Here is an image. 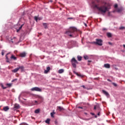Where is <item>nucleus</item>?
Segmentation results:
<instances>
[{
  "instance_id": "e2e57ef3",
  "label": "nucleus",
  "mask_w": 125,
  "mask_h": 125,
  "mask_svg": "<svg viewBox=\"0 0 125 125\" xmlns=\"http://www.w3.org/2000/svg\"><path fill=\"white\" fill-rule=\"evenodd\" d=\"M24 99V100H26V99Z\"/></svg>"
},
{
  "instance_id": "72a5a7b5",
  "label": "nucleus",
  "mask_w": 125,
  "mask_h": 125,
  "mask_svg": "<svg viewBox=\"0 0 125 125\" xmlns=\"http://www.w3.org/2000/svg\"><path fill=\"white\" fill-rule=\"evenodd\" d=\"M114 8H118V4H115L114 5Z\"/></svg>"
},
{
  "instance_id": "cd10ccee",
  "label": "nucleus",
  "mask_w": 125,
  "mask_h": 125,
  "mask_svg": "<svg viewBox=\"0 0 125 125\" xmlns=\"http://www.w3.org/2000/svg\"><path fill=\"white\" fill-rule=\"evenodd\" d=\"M84 59H85V60H87V59H88V56H83Z\"/></svg>"
},
{
  "instance_id": "680f3d73",
  "label": "nucleus",
  "mask_w": 125,
  "mask_h": 125,
  "mask_svg": "<svg viewBox=\"0 0 125 125\" xmlns=\"http://www.w3.org/2000/svg\"><path fill=\"white\" fill-rule=\"evenodd\" d=\"M85 26H86V24L85 23Z\"/></svg>"
},
{
  "instance_id": "4d7b16f0",
  "label": "nucleus",
  "mask_w": 125,
  "mask_h": 125,
  "mask_svg": "<svg viewBox=\"0 0 125 125\" xmlns=\"http://www.w3.org/2000/svg\"><path fill=\"white\" fill-rule=\"evenodd\" d=\"M68 19H73V18H68Z\"/></svg>"
},
{
  "instance_id": "f704fd0d",
  "label": "nucleus",
  "mask_w": 125,
  "mask_h": 125,
  "mask_svg": "<svg viewBox=\"0 0 125 125\" xmlns=\"http://www.w3.org/2000/svg\"><path fill=\"white\" fill-rule=\"evenodd\" d=\"M1 55L2 56L4 55V50H2Z\"/></svg>"
},
{
  "instance_id": "7c9ffc66",
  "label": "nucleus",
  "mask_w": 125,
  "mask_h": 125,
  "mask_svg": "<svg viewBox=\"0 0 125 125\" xmlns=\"http://www.w3.org/2000/svg\"><path fill=\"white\" fill-rule=\"evenodd\" d=\"M120 30H124V29H125V27L124 26H121L119 28Z\"/></svg>"
},
{
  "instance_id": "393cba45",
  "label": "nucleus",
  "mask_w": 125,
  "mask_h": 125,
  "mask_svg": "<svg viewBox=\"0 0 125 125\" xmlns=\"http://www.w3.org/2000/svg\"><path fill=\"white\" fill-rule=\"evenodd\" d=\"M78 61H82V57L81 56H78L77 57Z\"/></svg>"
},
{
  "instance_id": "8fccbe9b",
  "label": "nucleus",
  "mask_w": 125,
  "mask_h": 125,
  "mask_svg": "<svg viewBox=\"0 0 125 125\" xmlns=\"http://www.w3.org/2000/svg\"><path fill=\"white\" fill-rule=\"evenodd\" d=\"M123 47H124V48H125V44H123Z\"/></svg>"
},
{
  "instance_id": "c756f323",
  "label": "nucleus",
  "mask_w": 125,
  "mask_h": 125,
  "mask_svg": "<svg viewBox=\"0 0 125 125\" xmlns=\"http://www.w3.org/2000/svg\"><path fill=\"white\" fill-rule=\"evenodd\" d=\"M112 84L113 85H114V86H118V85L117 84V83H112Z\"/></svg>"
},
{
  "instance_id": "a19ab883",
  "label": "nucleus",
  "mask_w": 125,
  "mask_h": 125,
  "mask_svg": "<svg viewBox=\"0 0 125 125\" xmlns=\"http://www.w3.org/2000/svg\"><path fill=\"white\" fill-rule=\"evenodd\" d=\"M82 87H83V88H86L85 87V86H84V85H82Z\"/></svg>"
},
{
  "instance_id": "423d86ee",
  "label": "nucleus",
  "mask_w": 125,
  "mask_h": 125,
  "mask_svg": "<svg viewBox=\"0 0 125 125\" xmlns=\"http://www.w3.org/2000/svg\"><path fill=\"white\" fill-rule=\"evenodd\" d=\"M26 55H27V53H26V52H23L20 54V57L22 58L26 57Z\"/></svg>"
},
{
  "instance_id": "e433bc0d",
  "label": "nucleus",
  "mask_w": 125,
  "mask_h": 125,
  "mask_svg": "<svg viewBox=\"0 0 125 125\" xmlns=\"http://www.w3.org/2000/svg\"><path fill=\"white\" fill-rule=\"evenodd\" d=\"M17 81V79H14L12 81V83H14V82H16Z\"/></svg>"
},
{
  "instance_id": "6ab92c4d",
  "label": "nucleus",
  "mask_w": 125,
  "mask_h": 125,
  "mask_svg": "<svg viewBox=\"0 0 125 125\" xmlns=\"http://www.w3.org/2000/svg\"><path fill=\"white\" fill-rule=\"evenodd\" d=\"M106 35L108 38H112V34L110 32H108L106 33Z\"/></svg>"
},
{
  "instance_id": "9b49d317",
  "label": "nucleus",
  "mask_w": 125,
  "mask_h": 125,
  "mask_svg": "<svg viewBox=\"0 0 125 125\" xmlns=\"http://www.w3.org/2000/svg\"><path fill=\"white\" fill-rule=\"evenodd\" d=\"M73 73L75 74V75H77L78 77H80V78H83V75L79 74V73H77L76 71H73Z\"/></svg>"
},
{
  "instance_id": "39448f33",
  "label": "nucleus",
  "mask_w": 125,
  "mask_h": 125,
  "mask_svg": "<svg viewBox=\"0 0 125 125\" xmlns=\"http://www.w3.org/2000/svg\"><path fill=\"white\" fill-rule=\"evenodd\" d=\"M31 91H38L39 92H42V90L41 88L38 87H34L31 89Z\"/></svg>"
},
{
  "instance_id": "09e8293b",
  "label": "nucleus",
  "mask_w": 125,
  "mask_h": 125,
  "mask_svg": "<svg viewBox=\"0 0 125 125\" xmlns=\"http://www.w3.org/2000/svg\"><path fill=\"white\" fill-rule=\"evenodd\" d=\"M14 40H15V41H17V39H16V38H14Z\"/></svg>"
},
{
  "instance_id": "473e14b6",
  "label": "nucleus",
  "mask_w": 125,
  "mask_h": 125,
  "mask_svg": "<svg viewBox=\"0 0 125 125\" xmlns=\"http://www.w3.org/2000/svg\"><path fill=\"white\" fill-rule=\"evenodd\" d=\"M35 104H34V105H38V101H33Z\"/></svg>"
},
{
  "instance_id": "1a4fd4ad",
  "label": "nucleus",
  "mask_w": 125,
  "mask_h": 125,
  "mask_svg": "<svg viewBox=\"0 0 125 125\" xmlns=\"http://www.w3.org/2000/svg\"><path fill=\"white\" fill-rule=\"evenodd\" d=\"M3 110L4 111V112H7V111L9 110V107L8 106H4L3 108Z\"/></svg>"
},
{
  "instance_id": "a18cd8bd",
  "label": "nucleus",
  "mask_w": 125,
  "mask_h": 125,
  "mask_svg": "<svg viewBox=\"0 0 125 125\" xmlns=\"http://www.w3.org/2000/svg\"><path fill=\"white\" fill-rule=\"evenodd\" d=\"M90 119H85V121H89Z\"/></svg>"
},
{
  "instance_id": "b1692460",
  "label": "nucleus",
  "mask_w": 125,
  "mask_h": 125,
  "mask_svg": "<svg viewBox=\"0 0 125 125\" xmlns=\"http://www.w3.org/2000/svg\"><path fill=\"white\" fill-rule=\"evenodd\" d=\"M23 26H24V24H22L19 28L17 30V32L18 33V32H19V31H20V30H21V29H22V27H23Z\"/></svg>"
},
{
  "instance_id": "49530a36",
  "label": "nucleus",
  "mask_w": 125,
  "mask_h": 125,
  "mask_svg": "<svg viewBox=\"0 0 125 125\" xmlns=\"http://www.w3.org/2000/svg\"><path fill=\"white\" fill-rule=\"evenodd\" d=\"M88 62L90 63V62H92V61H88Z\"/></svg>"
},
{
  "instance_id": "c85d7f7f",
  "label": "nucleus",
  "mask_w": 125,
  "mask_h": 125,
  "mask_svg": "<svg viewBox=\"0 0 125 125\" xmlns=\"http://www.w3.org/2000/svg\"><path fill=\"white\" fill-rule=\"evenodd\" d=\"M108 16H109V17H112L113 16H112V14H111V12H109L108 13Z\"/></svg>"
},
{
  "instance_id": "0eeeda50",
  "label": "nucleus",
  "mask_w": 125,
  "mask_h": 125,
  "mask_svg": "<svg viewBox=\"0 0 125 125\" xmlns=\"http://www.w3.org/2000/svg\"><path fill=\"white\" fill-rule=\"evenodd\" d=\"M102 92H103V93H104V95L106 96L107 97H109V93L107 92V91H106L104 90H102Z\"/></svg>"
},
{
  "instance_id": "f257e3e1",
  "label": "nucleus",
  "mask_w": 125,
  "mask_h": 125,
  "mask_svg": "<svg viewBox=\"0 0 125 125\" xmlns=\"http://www.w3.org/2000/svg\"><path fill=\"white\" fill-rule=\"evenodd\" d=\"M92 3L101 14L104 15L106 11L109 10V4L105 3L104 5L100 6L101 4L100 0H95L94 1L92 2Z\"/></svg>"
},
{
  "instance_id": "bb28decb",
  "label": "nucleus",
  "mask_w": 125,
  "mask_h": 125,
  "mask_svg": "<svg viewBox=\"0 0 125 125\" xmlns=\"http://www.w3.org/2000/svg\"><path fill=\"white\" fill-rule=\"evenodd\" d=\"M54 114H55V112H53L52 113H50L51 116L52 117V118H54Z\"/></svg>"
},
{
  "instance_id": "aec40b11",
  "label": "nucleus",
  "mask_w": 125,
  "mask_h": 125,
  "mask_svg": "<svg viewBox=\"0 0 125 125\" xmlns=\"http://www.w3.org/2000/svg\"><path fill=\"white\" fill-rule=\"evenodd\" d=\"M11 59H14V60H17V58H16V57L14 56V55H12L11 57H10Z\"/></svg>"
},
{
  "instance_id": "c03bdc74",
  "label": "nucleus",
  "mask_w": 125,
  "mask_h": 125,
  "mask_svg": "<svg viewBox=\"0 0 125 125\" xmlns=\"http://www.w3.org/2000/svg\"><path fill=\"white\" fill-rule=\"evenodd\" d=\"M90 114H91V115H92V116H94V113H91Z\"/></svg>"
},
{
  "instance_id": "9d476101",
  "label": "nucleus",
  "mask_w": 125,
  "mask_h": 125,
  "mask_svg": "<svg viewBox=\"0 0 125 125\" xmlns=\"http://www.w3.org/2000/svg\"><path fill=\"white\" fill-rule=\"evenodd\" d=\"M19 70L20 69L21 72H23L24 71V66H18Z\"/></svg>"
},
{
  "instance_id": "864d4df0",
  "label": "nucleus",
  "mask_w": 125,
  "mask_h": 125,
  "mask_svg": "<svg viewBox=\"0 0 125 125\" xmlns=\"http://www.w3.org/2000/svg\"><path fill=\"white\" fill-rule=\"evenodd\" d=\"M4 89H5L6 88V87L3 88Z\"/></svg>"
},
{
  "instance_id": "20e7f679",
  "label": "nucleus",
  "mask_w": 125,
  "mask_h": 125,
  "mask_svg": "<svg viewBox=\"0 0 125 125\" xmlns=\"http://www.w3.org/2000/svg\"><path fill=\"white\" fill-rule=\"evenodd\" d=\"M102 42L103 41L101 39H96V42H94V43L97 44L98 45H100L101 46L102 45Z\"/></svg>"
},
{
  "instance_id": "4be33fe9",
  "label": "nucleus",
  "mask_w": 125,
  "mask_h": 125,
  "mask_svg": "<svg viewBox=\"0 0 125 125\" xmlns=\"http://www.w3.org/2000/svg\"><path fill=\"white\" fill-rule=\"evenodd\" d=\"M9 54V53H7L6 56H5V57H6V62H7L8 63H9V59H8V57H7V56Z\"/></svg>"
},
{
  "instance_id": "c9c22d12",
  "label": "nucleus",
  "mask_w": 125,
  "mask_h": 125,
  "mask_svg": "<svg viewBox=\"0 0 125 125\" xmlns=\"http://www.w3.org/2000/svg\"><path fill=\"white\" fill-rule=\"evenodd\" d=\"M97 108H99L98 106L95 105V106L94 107V109L96 110Z\"/></svg>"
},
{
  "instance_id": "bf43d9fd",
  "label": "nucleus",
  "mask_w": 125,
  "mask_h": 125,
  "mask_svg": "<svg viewBox=\"0 0 125 125\" xmlns=\"http://www.w3.org/2000/svg\"><path fill=\"white\" fill-rule=\"evenodd\" d=\"M88 65H90V64L89 63H88Z\"/></svg>"
},
{
  "instance_id": "79ce46f5",
  "label": "nucleus",
  "mask_w": 125,
  "mask_h": 125,
  "mask_svg": "<svg viewBox=\"0 0 125 125\" xmlns=\"http://www.w3.org/2000/svg\"><path fill=\"white\" fill-rule=\"evenodd\" d=\"M98 116H100V111L98 113Z\"/></svg>"
},
{
  "instance_id": "f3484780",
  "label": "nucleus",
  "mask_w": 125,
  "mask_h": 125,
  "mask_svg": "<svg viewBox=\"0 0 125 125\" xmlns=\"http://www.w3.org/2000/svg\"><path fill=\"white\" fill-rule=\"evenodd\" d=\"M14 108L16 109H19V108H20V105L17 104H16L14 105Z\"/></svg>"
},
{
  "instance_id": "412c9836",
  "label": "nucleus",
  "mask_w": 125,
  "mask_h": 125,
  "mask_svg": "<svg viewBox=\"0 0 125 125\" xmlns=\"http://www.w3.org/2000/svg\"><path fill=\"white\" fill-rule=\"evenodd\" d=\"M63 72H64V69H59L58 71L59 74H62V73H63Z\"/></svg>"
},
{
  "instance_id": "5fc2aeb1",
  "label": "nucleus",
  "mask_w": 125,
  "mask_h": 125,
  "mask_svg": "<svg viewBox=\"0 0 125 125\" xmlns=\"http://www.w3.org/2000/svg\"><path fill=\"white\" fill-rule=\"evenodd\" d=\"M11 42H13V39H11Z\"/></svg>"
},
{
  "instance_id": "a878e982",
  "label": "nucleus",
  "mask_w": 125,
  "mask_h": 125,
  "mask_svg": "<svg viewBox=\"0 0 125 125\" xmlns=\"http://www.w3.org/2000/svg\"><path fill=\"white\" fill-rule=\"evenodd\" d=\"M35 114H39V113H40V109H38L35 110Z\"/></svg>"
},
{
  "instance_id": "052dcab7",
  "label": "nucleus",
  "mask_w": 125,
  "mask_h": 125,
  "mask_svg": "<svg viewBox=\"0 0 125 125\" xmlns=\"http://www.w3.org/2000/svg\"><path fill=\"white\" fill-rule=\"evenodd\" d=\"M55 124H57V122H55Z\"/></svg>"
},
{
  "instance_id": "2f4dec72",
  "label": "nucleus",
  "mask_w": 125,
  "mask_h": 125,
  "mask_svg": "<svg viewBox=\"0 0 125 125\" xmlns=\"http://www.w3.org/2000/svg\"><path fill=\"white\" fill-rule=\"evenodd\" d=\"M7 85L8 86H9V87H10V86H11V85H12V84H11V83H7Z\"/></svg>"
},
{
  "instance_id": "a211bd4d",
  "label": "nucleus",
  "mask_w": 125,
  "mask_h": 125,
  "mask_svg": "<svg viewBox=\"0 0 125 125\" xmlns=\"http://www.w3.org/2000/svg\"><path fill=\"white\" fill-rule=\"evenodd\" d=\"M42 25L44 26V29H47V28H48L47 27V25H48V24H47V23H43Z\"/></svg>"
},
{
  "instance_id": "4468645a",
  "label": "nucleus",
  "mask_w": 125,
  "mask_h": 125,
  "mask_svg": "<svg viewBox=\"0 0 125 125\" xmlns=\"http://www.w3.org/2000/svg\"><path fill=\"white\" fill-rule=\"evenodd\" d=\"M19 71V67H17L16 68H15V69L12 70V72L13 73H17V72H18Z\"/></svg>"
},
{
  "instance_id": "603ef678",
  "label": "nucleus",
  "mask_w": 125,
  "mask_h": 125,
  "mask_svg": "<svg viewBox=\"0 0 125 125\" xmlns=\"http://www.w3.org/2000/svg\"><path fill=\"white\" fill-rule=\"evenodd\" d=\"M95 118H97V116L95 115Z\"/></svg>"
},
{
  "instance_id": "13d9d810",
  "label": "nucleus",
  "mask_w": 125,
  "mask_h": 125,
  "mask_svg": "<svg viewBox=\"0 0 125 125\" xmlns=\"http://www.w3.org/2000/svg\"><path fill=\"white\" fill-rule=\"evenodd\" d=\"M39 98H42V97H41V96H39Z\"/></svg>"
},
{
  "instance_id": "dca6fc26",
  "label": "nucleus",
  "mask_w": 125,
  "mask_h": 125,
  "mask_svg": "<svg viewBox=\"0 0 125 125\" xmlns=\"http://www.w3.org/2000/svg\"><path fill=\"white\" fill-rule=\"evenodd\" d=\"M46 124H47L48 125H49V124L50 123V119L48 118L45 121Z\"/></svg>"
},
{
  "instance_id": "ddd939ff",
  "label": "nucleus",
  "mask_w": 125,
  "mask_h": 125,
  "mask_svg": "<svg viewBox=\"0 0 125 125\" xmlns=\"http://www.w3.org/2000/svg\"><path fill=\"white\" fill-rule=\"evenodd\" d=\"M117 12H122L123 11V8L116 9Z\"/></svg>"
},
{
  "instance_id": "37998d69",
  "label": "nucleus",
  "mask_w": 125,
  "mask_h": 125,
  "mask_svg": "<svg viewBox=\"0 0 125 125\" xmlns=\"http://www.w3.org/2000/svg\"><path fill=\"white\" fill-rule=\"evenodd\" d=\"M107 81H108V82H112V81H111V80H110V79H107Z\"/></svg>"
},
{
  "instance_id": "4c0bfd02",
  "label": "nucleus",
  "mask_w": 125,
  "mask_h": 125,
  "mask_svg": "<svg viewBox=\"0 0 125 125\" xmlns=\"http://www.w3.org/2000/svg\"><path fill=\"white\" fill-rule=\"evenodd\" d=\"M34 19H35V20H36V21H38V17H35Z\"/></svg>"
},
{
  "instance_id": "de8ad7c7",
  "label": "nucleus",
  "mask_w": 125,
  "mask_h": 125,
  "mask_svg": "<svg viewBox=\"0 0 125 125\" xmlns=\"http://www.w3.org/2000/svg\"><path fill=\"white\" fill-rule=\"evenodd\" d=\"M50 2H53V1L52 0H50Z\"/></svg>"
},
{
  "instance_id": "2eb2a0df",
  "label": "nucleus",
  "mask_w": 125,
  "mask_h": 125,
  "mask_svg": "<svg viewBox=\"0 0 125 125\" xmlns=\"http://www.w3.org/2000/svg\"><path fill=\"white\" fill-rule=\"evenodd\" d=\"M104 67L105 68H110V64L109 63H106L104 64Z\"/></svg>"
},
{
  "instance_id": "f03ea898",
  "label": "nucleus",
  "mask_w": 125,
  "mask_h": 125,
  "mask_svg": "<svg viewBox=\"0 0 125 125\" xmlns=\"http://www.w3.org/2000/svg\"><path fill=\"white\" fill-rule=\"evenodd\" d=\"M75 32H78V29L74 27H71L68 31L66 32V34L69 35V37H73V34H74Z\"/></svg>"
},
{
  "instance_id": "7ed1b4c3",
  "label": "nucleus",
  "mask_w": 125,
  "mask_h": 125,
  "mask_svg": "<svg viewBox=\"0 0 125 125\" xmlns=\"http://www.w3.org/2000/svg\"><path fill=\"white\" fill-rule=\"evenodd\" d=\"M71 63L73 67L74 68H76L77 64H78V61L75 59V58H72L71 60Z\"/></svg>"
},
{
  "instance_id": "f8f14e48",
  "label": "nucleus",
  "mask_w": 125,
  "mask_h": 125,
  "mask_svg": "<svg viewBox=\"0 0 125 125\" xmlns=\"http://www.w3.org/2000/svg\"><path fill=\"white\" fill-rule=\"evenodd\" d=\"M57 110H59L60 112H61V111L64 110V108H63L61 106H57Z\"/></svg>"
},
{
  "instance_id": "6e6d98bb",
  "label": "nucleus",
  "mask_w": 125,
  "mask_h": 125,
  "mask_svg": "<svg viewBox=\"0 0 125 125\" xmlns=\"http://www.w3.org/2000/svg\"><path fill=\"white\" fill-rule=\"evenodd\" d=\"M23 124H24V125H26V124H25V123H22V125H23Z\"/></svg>"
},
{
  "instance_id": "58836bf2",
  "label": "nucleus",
  "mask_w": 125,
  "mask_h": 125,
  "mask_svg": "<svg viewBox=\"0 0 125 125\" xmlns=\"http://www.w3.org/2000/svg\"><path fill=\"white\" fill-rule=\"evenodd\" d=\"M103 31H107V28H103Z\"/></svg>"
},
{
  "instance_id": "3c124183",
  "label": "nucleus",
  "mask_w": 125,
  "mask_h": 125,
  "mask_svg": "<svg viewBox=\"0 0 125 125\" xmlns=\"http://www.w3.org/2000/svg\"><path fill=\"white\" fill-rule=\"evenodd\" d=\"M109 44H112V43L110 42H108Z\"/></svg>"
},
{
  "instance_id": "5701e85b",
  "label": "nucleus",
  "mask_w": 125,
  "mask_h": 125,
  "mask_svg": "<svg viewBox=\"0 0 125 125\" xmlns=\"http://www.w3.org/2000/svg\"><path fill=\"white\" fill-rule=\"evenodd\" d=\"M23 26H24V24H22L19 28L17 30V32L18 33V32H19V31H20V30H21V29H22V27H23Z\"/></svg>"
},
{
  "instance_id": "ea45409f",
  "label": "nucleus",
  "mask_w": 125,
  "mask_h": 125,
  "mask_svg": "<svg viewBox=\"0 0 125 125\" xmlns=\"http://www.w3.org/2000/svg\"><path fill=\"white\" fill-rule=\"evenodd\" d=\"M78 108H79V109H83V107L82 106H78Z\"/></svg>"
},
{
  "instance_id": "6e6552de",
  "label": "nucleus",
  "mask_w": 125,
  "mask_h": 125,
  "mask_svg": "<svg viewBox=\"0 0 125 125\" xmlns=\"http://www.w3.org/2000/svg\"><path fill=\"white\" fill-rule=\"evenodd\" d=\"M50 70V67L48 66L46 68V70H45L44 71V74H47L48 72H49Z\"/></svg>"
}]
</instances>
